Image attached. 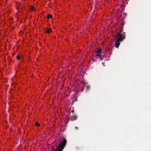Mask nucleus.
I'll return each instance as SVG.
<instances>
[{
	"label": "nucleus",
	"mask_w": 151,
	"mask_h": 151,
	"mask_svg": "<svg viewBox=\"0 0 151 151\" xmlns=\"http://www.w3.org/2000/svg\"><path fill=\"white\" fill-rule=\"evenodd\" d=\"M67 143V141L65 138L63 139L55 149V146H53L52 147V151H62L65 146Z\"/></svg>",
	"instance_id": "1"
},
{
	"label": "nucleus",
	"mask_w": 151,
	"mask_h": 151,
	"mask_svg": "<svg viewBox=\"0 0 151 151\" xmlns=\"http://www.w3.org/2000/svg\"><path fill=\"white\" fill-rule=\"evenodd\" d=\"M116 37L117 40L116 42L115 46L116 48H118L120 45V42L125 38V33H122V32H120L117 34Z\"/></svg>",
	"instance_id": "2"
},
{
	"label": "nucleus",
	"mask_w": 151,
	"mask_h": 151,
	"mask_svg": "<svg viewBox=\"0 0 151 151\" xmlns=\"http://www.w3.org/2000/svg\"><path fill=\"white\" fill-rule=\"evenodd\" d=\"M77 118V116L76 115H75L74 116H72L70 117V120L72 121L76 120Z\"/></svg>",
	"instance_id": "3"
},
{
	"label": "nucleus",
	"mask_w": 151,
	"mask_h": 151,
	"mask_svg": "<svg viewBox=\"0 0 151 151\" xmlns=\"http://www.w3.org/2000/svg\"><path fill=\"white\" fill-rule=\"evenodd\" d=\"M51 30L52 29H51L47 28L45 30V31L47 33H49L51 32Z\"/></svg>",
	"instance_id": "4"
},
{
	"label": "nucleus",
	"mask_w": 151,
	"mask_h": 151,
	"mask_svg": "<svg viewBox=\"0 0 151 151\" xmlns=\"http://www.w3.org/2000/svg\"><path fill=\"white\" fill-rule=\"evenodd\" d=\"M82 82L83 86L84 87H86V86L88 85L87 84V83H86L84 81H82Z\"/></svg>",
	"instance_id": "5"
},
{
	"label": "nucleus",
	"mask_w": 151,
	"mask_h": 151,
	"mask_svg": "<svg viewBox=\"0 0 151 151\" xmlns=\"http://www.w3.org/2000/svg\"><path fill=\"white\" fill-rule=\"evenodd\" d=\"M102 52V50L101 48L98 49L96 52V53H100Z\"/></svg>",
	"instance_id": "6"
},
{
	"label": "nucleus",
	"mask_w": 151,
	"mask_h": 151,
	"mask_svg": "<svg viewBox=\"0 0 151 151\" xmlns=\"http://www.w3.org/2000/svg\"><path fill=\"white\" fill-rule=\"evenodd\" d=\"M52 17V16L51 14H48L47 15V18L48 19H50Z\"/></svg>",
	"instance_id": "7"
},
{
	"label": "nucleus",
	"mask_w": 151,
	"mask_h": 151,
	"mask_svg": "<svg viewBox=\"0 0 151 151\" xmlns=\"http://www.w3.org/2000/svg\"><path fill=\"white\" fill-rule=\"evenodd\" d=\"M86 90L87 91H88L89 90L90 88V86L89 85H88L87 86H86Z\"/></svg>",
	"instance_id": "8"
},
{
	"label": "nucleus",
	"mask_w": 151,
	"mask_h": 151,
	"mask_svg": "<svg viewBox=\"0 0 151 151\" xmlns=\"http://www.w3.org/2000/svg\"><path fill=\"white\" fill-rule=\"evenodd\" d=\"M31 10L32 11H34L35 10V8L33 6H31Z\"/></svg>",
	"instance_id": "9"
},
{
	"label": "nucleus",
	"mask_w": 151,
	"mask_h": 151,
	"mask_svg": "<svg viewBox=\"0 0 151 151\" xmlns=\"http://www.w3.org/2000/svg\"><path fill=\"white\" fill-rule=\"evenodd\" d=\"M17 59L18 60H19L20 59V56L19 55H17Z\"/></svg>",
	"instance_id": "10"
},
{
	"label": "nucleus",
	"mask_w": 151,
	"mask_h": 151,
	"mask_svg": "<svg viewBox=\"0 0 151 151\" xmlns=\"http://www.w3.org/2000/svg\"><path fill=\"white\" fill-rule=\"evenodd\" d=\"M35 125L37 126H39L40 125V124H38V123L37 122H36Z\"/></svg>",
	"instance_id": "11"
},
{
	"label": "nucleus",
	"mask_w": 151,
	"mask_h": 151,
	"mask_svg": "<svg viewBox=\"0 0 151 151\" xmlns=\"http://www.w3.org/2000/svg\"><path fill=\"white\" fill-rule=\"evenodd\" d=\"M97 54H96V56H99V57H100L101 56V55H100V53H97Z\"/></svg>",
	"instance_id": "12"
},
{
	"label": "nucleus",
	"mask_w": 151,
	"mask_h": 151,
	"mask_svg": "<svg viewBox=\"0 0 151 151\" xmlns=\"http://www.w3.org/2000/svg\"><path fill=\"white\" fill-rule=\"evenodd\" d=\"M71 121L70 120V118H68V121H67V122H69L70 121Z\"/></svg>",
	"instance_id": "13"
},
{
	"label": "nucleus",
	"mask_w": 151,
	"mask_h": 151,
	"mask_svg": "<svg viewBox=\"0 0 151 151\" xmlns=\"http://www.w3.org/2000/svg\"><path fill=\"white\" fill-rule=\"evenodd\" d=\"M81 88L82 89V91H83L84 90V88H82V87H81Z\"/></svg>",
	"instance_id": "14"
},
{
	"label": "nucleus",
	"mask_w": 151,
	"mask_h": 151,
	"mask_svg": "<svg viewBox=\"0 0 151 151\" xmlns=\"http://www.w3.org/2000/svg\"><path fill=\"white\" fill-rule=\"evenodd\" d=\"M100 59L101 60H102V57H100Z\"/></svg>",
	"instance_id": "15"
},
{
	"label": "nucleus",
	"mask_w": 151,
	"mask_h": 151,
	"mask_svg": "<svg viewBox=\"0 0 151 151\" xmlns=\"http://www.w3.org/2000/svg\"><path fill=\"white\" fill-rule=\"evenodd\" d=\"M75 128H76V129H78V128L77 127H75Z\"/></svg>",
	"instance_id": "16"
}]
</instances>
